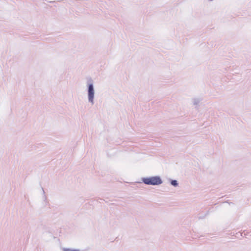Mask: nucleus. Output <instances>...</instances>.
Masks as SVG:
<instances>
[{"label": "nucleus", "mask_w": 251, "mask_h": 251, "mask_svg": "<svg viewBox=\"0 0 251 251\" xmlns=\"http://www.w3.org/2000/svg\"><path fill=\"white\" fill-rule=\"evenodd\" d=\"M87 99L88 102L91 104L94 105L95 101V90L93 81L92 79L87 82Z\"/></svg>", "instance_id": "nucleus-1"}, {"label": "nucleus", "mask_w": 251, "mask_h": 251, "mask_svg": "<svg viewBox=\"0 0 251 251\" xmlns=\"http://www.w3.org/2000/svg\"><path fill=\"white\" fill-rule=\"evenodd\" d=\"M208 0V1H210V2H211V1H214V0Z\"/></svg>", "instance_id": "nucleus-6"}, {"label": "nucleus", "mask_w": 251, "mask_h": 251, "mask_svg": "<svg viewBox=\"0 0 251 251\" xmlns=\"http://www.w3.org/2000/svg\"><path fill=\"white\" fill-rule=\"evenodd\" d=\"M171 184L173 186L176 187L178 186L177 181L176 180H172L171 181Z\"/></svg>", "instance_id": "nucleus-5"}, {"label": "nucleus", "mask_w": 251, "mask_h": 251, "mask_svg": "<svg viewBox=\"0 0 251 251\" xmlns=\"http://www.w3.org/2000/svg\"><path fill=\"white\" fill-rule=\"evenodd\" d=\"M142 180L147 185H158L162 183V181L159 176L143 177Z\"/></svg>", "instance_id": "nucleus-2"}, {"label": "nucleus", "mask_w": 251, "mask_h": 251, "mask_svg": "<svg viewBox=\"0 0 251 251\" xmlns=\"http://www.w3.org/2000/svg\"><path fill=\"white\" fill-rule=\"evenodd\" d=\"M42 191H43V194H45V192H44V189L42 188Z\"/></svg>", "instance_id": "nucleus-7"}, {"label": "nucleus", "mask_w": 251, "mask_h": 251, "mask_svg": "<svg viewBox=\"0 0 251 251\" xmlns=\"http://www.w3.org/2000/svg\"><path fill=\"white\" fill-rule=\"evenodd\" d=\"M62 251H80L79 249L75 248H63Z\"/></svg>", "instance_id": "nucleus-4"}, {"label": "nucleus", "mask_w": 251, "mask_h": 251, "mask_svg": "<svg viewBox=\"0 0 251 251\" xmlns=\"http://www.w3.org/2000/svg\"><path fill=\"white\" fill-rule=\"evenodd\" d=\"M200 99L198 98H194L192 99V103L194 105H197L200 102Z\"/></svg>", "instance_id": "nucleus-3"}]
</instances>
